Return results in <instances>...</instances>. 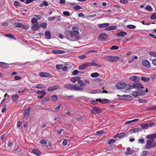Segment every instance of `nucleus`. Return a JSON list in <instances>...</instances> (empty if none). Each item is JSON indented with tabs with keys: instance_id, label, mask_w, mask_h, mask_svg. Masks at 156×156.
Returning a JSON list of instances; mask_svg holds the SVG:
<instances>
[{
	"instance_id": "1",
	"label": "nucleus",
	"mask_w": 156,
	"mask_h": 156,
	"mask_svg": "<svg viewBox=\"0 0 156 156\" xmlns=\"http://www.w3.org/2000/svg\"><path fill=\"white\" fill-rule=\"evenodd\" d=\"M72 30H66L65 31L66 37L71 41L77 40L79 37V33L78 29L76 27H73Z\"/></svg>"
},
{
	"instance_id": "2",
	"label": "nucleus",
	"mask_w": 156,
	"mask_h": 156,
	"mask_svg": "<svg viewBox=\"0 0 156 156\" xmlns=\"http://www.w3.org/2000/svg\"><path fill=\"white\" fill-rule=\"evenodd\" d=\"M64 87L71 90L81 91L83 90V88L81 87L77 86L71 84H66L64 85Z\"/></svg>"
},
{
	"instance_id": "3",
	"label": "nucleus",
	"mask_w": 156,
	"mask_h": 156,
	"mask_svg": "<svg viewBox=\"0 0 156 156\" xmlns=\"http://www.w3.org/2000/svg\"><path fill=\"white\" fill-rule=\"evenodd\" d=\"M109 23H103L102 24H100L98 26L99 28H102V27H105V30L106 31H109L115 30L117 29V27L115 26H111L109 27Z\"/></svg>"
},
{
	"instance_id": "4",
	"label": "nucleus",
	"mask_w": 156,
	"mask_h": 156,
	"mask_svg": "<svg viewBox=\"0 0 156 156\" xmlns=\"http://www.w3.org/2000/svg\"><path fill=\"white\" fill-rule=\"evenodd\" d=\"M156 146V141L153 139H148L146 142L145 148L150 149Z\"/></svg>"
},
{
	"instance_id": "5",
	"label": "nucleus",
	"mask_w": 156,
	"mask_h": 156,
	"mask_svg": "<svg viewBox=\"0 0 156 156\" xmlns=\"http://www.w3.org/2000/svg\"><path fill=\"white\" fill-rule=\"evenodd\" d=\"M120 59L119 57L115 56H105L103 58L105 60L110 62H116Z\"/></svg>"
},
{
	"instance_id": "6",
	"label": "nucleus",
	"mask_w": 156,
	"mask_h": 156,
	"mask_svg": "<svg viewBox=\"0 0 156 156\" xmlns=\"http://www.w3.org/2000/svg\"><path fill=\"white\" fill-rule=\"evenodd\" d=\"M127 86V84L124 83H119L116 85V88L119 89H122L125 88Z\"/></svg>"
},
{
	"instance_id": "7",
	"label": "nucleus",
	"mask_w": 156,
	"mask_h": 156,
	"mask_svg": "<svg viewBox=\"0 0 156 156\" xmlns=\"http://www.w3.org/2000/svg\"><path fill=\"white\" fill-rule=\"evenodd\" d=\"M144 87L143 85L140 82L136 83L133 85L132 87L130 88H133L135 89H140Z\"/></svg>"
},
{
	"instance_id": "8",
	"label": "nucleus",
	"mask_w": 156,
	"mask_h": 156,
	"mask_svg": "<svg viewBox=\"0 0 156 156\" xmlns=\"http://www.w3.org/2000/svg\"><path fill=\"white\" fill-rule=\"evenodd\" d=\"M31 110V108L30 107L27 108L23 112L24 118H26L29 116Z\"/></svg>"
},
{
	"instance_id": "9",
	"label": "nucleus",
	"mask_w": 156,
	"mask_h": 156,
	"mask_svg": "<svg viewBox=\"0 0 156 156\" xmlns=\"http://www.w3.org/2000/svg\"><path fill=\"white\" fill-rule=\"evenodd\" d=\"M101 111L102 110L101 108L97 107L93 108L92 110V112L94 114H99L101 112Z\"/></svg>"
},
{
	"instance_id": "10",
	"label": "nucleus",
	"mask_w": 156,
	"mask_h": 156,
	"mask_svg": "<svg viewBox=\"0 0 156 156\" xmlns=\"http://www.w3.org/2000/svg\"><path fill=\"white\" fill-rule=\"evenodd\" d=\"M119 98L120 99L126 100H131L133 99V98L131 96L128 95H122L119 97Z\"/></svg>"
},
{
	"instance_id": "11",
	"label": "nucleus",
	"mask_w": 156,
	"mask_h": 156,
	"mask_svg": "<svg viewBox=\"0 0 156 156\" xmlns=\"http://www.w3.org/2000/svg\"><path fill=\"white\" fill-rule=\"evenodd\" d=\"M116 35L118 37H124L127 35L128 34L126 32L121 31L120 32L117 33Z\"/></svg>"
},
{
	"instance_id": "12",
	"label": "nucleus",
	"mask_w": 156,
	"mask_h": 156,
	"mask_svg": "<svg viewBox=\"0 0 156 156\" xmlns=\"http://www.w3.org/2000/svg\"><path fill=\"white\" fill-rule=\"evenodd\" d=\"M59 88V86L58 85H55L53 86H51L48 88V91L51 92L56 90L58 89Z\"/></svg>"
},
{
	"instance_id": "13",
	"label": "nucleus",
	"mask_w": 156,
	"mask_h": 156,
	"mask_svg": "<svg viewBox=\"0 0 156 156\" xmlns=\"http://www.w3.org/2000/svg\"><path fill=\"white\" fill-rule=\"evenodd\" d=\"M142 63L144 66L147 68H149L151 67V64L147 60H143Z\"/></svg>"
},
{
	"instance_id": "14",
	"label": "nucleus",
	"mask_w": 156,
	"mask_h": 156,
	"mask_svg": "<svg viewBox=\"0 0 156 156\" xmlns=\"http://www.w3.org/2000/svg\"><path fill=\"white\" fill-rule=\"evenodd\" d=\"M40 75L41 76L44 77H50L51 75L50 74L44 72H41L40 73Z\"/></svg>"
},
{
	"instance_id": "15",
	"label": "nucleus",
	"mask_w": 156,
	"mask_h": 156,
	"mask_svg": "<svg viewBox=\"0 0 156 156\" xmlns=\"http://www.w3.org/2000/svg\"><path fill=\"white\" fill-rule=\"evenodd\" d=\"M107 38V35L105 33H102L100 34L98 36V38L101 40H104Z\"/></svg>"
},
{
	"instance_id": "16",
	"label": "nucleus",
	"mask_w": 156,
	"mask_h": 156,
	"mask_svg": "<svg viewBox=\"0 0 156 156\" xmlns=\"http://www.w3.org/2000/svg\"><path fill=\"white\" fill-rule=\"evenodd\" d=\"M88 66H89V62H87L80 66L79 67V69L80 70H83Z\"/></svg>"
},
{
	"instance_id": "17",
	"label": "nucleus",
	"mask_w": 156,
	"mask_h": 156,
	"mask_svg": "<svg viewBox=\"0 0 156 156\" xmlns=\"http://www.w3.org/2000/svg\"><path fill=\"white\" fill-rule=\"evenodd\" d=\"M127 150L128 152H126V155H129L132 154L134 152V150H132L130 147H128L127 148Z\"/></svg>"
},
{
	"instance_id": "18",
	"label": "nucleus",
	"mask_w": 156,
	"mask_h": 156,
	"mask_svg": "<svg viewBox=\"0 0 156 156\" xmlns=\"http://www.w3.org/2000/svg\"><path fill=\"white\" fill-rule=\"evenodd\" d=\"M140 77L139 76H132L130 77L129 79L130 80L133 81H136L140 79Z\"/></svg>"
},
{
	"instance_id": "19",
	"label": "nucleus",
	"mask_w": 156,
	"mask_h": 156,
	"mask_svg": "<svg viewBox=\"0 0 156 156\" xmlns=\"http://www.w3.org/2000/svg\"><path fill=\"white\" fill-rule=\"evenodd\" d=\"M146 138L149 139H154L156 138V133L147 135Z\"/></svg>"
},
{
	"instance_id": "20",
	"label": "nucleus",
	"mask_w": 156,
	"mask_h": 156,
	"mask_svg": "<svg viewBox=\"0 0 156 156\" xmlns=\"http://www.w3.org/2000/svg\"><path fill=\"white\" fill-rule=\"evenodd\" d=\"M130 132L132 133H134L141 131V129L140 128H134L131 129L130 130Z\"/></svg>"
},
{
	"instance_id": "21",
	"label": "nucleus",
	"mask_w": 156,
	"mask_h": 156,
	"mask_svg": "<svg viewBox=\"0 0 156 156\" xmlns=\"http://www.w3.org/2000/svg\"><path fill=\"white\" fill-rule=\"evenodd\" d=\"M33 25L32 28L33 30H36L38 29L40 27V25L38 23L33 24Z\"/></svg>"
},
{
	"instance_id": "22",
	"label": "nucleus",
	"mask_w": 156,
	"mask_h": 156,
	"mask_svg": "<svg viewBox=\"0 0 156 156\" xmlns=\"http://www.w3.org/2000/svg\"><path fill=\"white\" fill-rule=\"evenodd\" d=\"M19 98V96L17 94L13 95L12 97V99L14 102H17Z\"/></svg>"
},
{
	"instance_id": "23",
	"label": "nucleus",
	"mask_w": 156,
	"mask_h": 156,
	"mask_svg": "<svg viewBox=\"0 0 156 156\" xmlns=\"http://www.w3.org/2000/svg\"><path fill=\"white\" fill-rule=\"evenodd\" d=\"M80 77L75 76L72 77L70 79V80L73 83H75L76 81H78V80L80 79Z\"/></svg>"
},
{
	"instance_id": "24",
	"label": "nucleus",
	"mask_w": 156,
	"mask_h": 156,
	"mask_svg": "<svg viewBox=\"0 0 156 156\" xmlns=\"http://www.w3.org/2000/svg\"><path fill=\"white\" fill-rule=\"evenodd\" d=\"M32 152L33 153L37 156L40 155L41 154L40 151L37 149H33Z\"/></svg>"
},
{
	"instance_id": "25",
	"label": "nucleus",
	"mask_w": 156,
	"mask_h": 156,
	"mask_svg": "<svg viewBox=\"0 0 156 156\" xmlns=\"http://www.w3.org/2000/svg\"><path fill=\"white\" fill-rule=\"evenodd\" d=\"M127 136V133H122L118 134V137L119 138H123Z\"/></svg>"
},
{
	"instance_id": "26",
	"label": "nucleus",
	"mask_w": 156,
	"mask_h": 156,
	"mask_svg": "<svg viewBox=\"0 0 156 156\" xmlns=\"http://www.w3.org/2000/svg\"><path fill=\"white\" fill-rule=\"evenodd\" d=\"M52 52L54 54H61L64 53L65 51L63 50H53Z\"/></svg>"
},
{
	"instance_id": "27",
	"label": "nucleus",
	"mask_w": 156,
	"mask_h": 156,
	"mask_svg": "<svg viewBox=\"0 0 156 156\" xmlns=\"http://www.w3.org/2000/svg\"><path fill=\"white\" fill-rule=\"evenodd\" d=\"M45 36L47 39H50L51 37V33L49 31H47L45 33Z\"/></svg>"
},
{
	"instance_id": "28",
	"label": "nucleus",
	"mask_w": 156,
	"mask_h": 156,
	"mask_svg": "<svg viewBox=\"0 0 156 156\" xmlns=\"http://www.w3.org/2000/svg\"><path fill=\"white\" fill-rule=\"evenodd\" d=\"M0 67L3 68H6L8 67V65L6 63L0 62Z\"/></svg>"
},
{
	"instance_id": "29",
	"label": "nucleus",
	"mask_w": 156,
	"mask_h": 156,
	"mask_svg": "<svg viewBox=\"0 0 156 156\" xmlns=\"http://www.w3.org/2000/svg\"><path fill=\"white\" fill-rule=\"evenodd\" d=\"M146 110L147 111L156 110V105L147 107Z\"/></svg>"
},
{
	"instance_id": "30",
	"label": "nucleus",
	"mask_w": 156,
	"mask_h": 156,
	"mask_svg": "<svg viewBox=\"0 0 156 156\" xmlns=\"http://www.w3.org/2000/svg\"><path fill=\"white\" fill-rule=\"evenodd\" d=\"M138 120V119H135L127 121L125 123V124L127 125L131 123L132 122H136Z\"/></svg>"
},
{
	"instance_id": "31",
	"label": "nucleus",
	"mask_w": 156,
	"mask_h": 156,
	"mask_svg": "<svg viewBox=\"0 0 156 156\" xmlns=\"http://www.w3.org/2000/svg\"><path fill=\"white\" fill-rule=\"evenodd\" d=\"M51 99L52 101L55 102L57 101L58 98L57 96L54 95L51 97Z\"/></svg>"
},
{
	"instance_id": "32",
	"label": "nucleus",
	"mask_w": 156,
	"mask_h": 156,
	"mask_svg": "<svg viewBox=\"0 0 156 156\" xmlns=\"http://www.w3.org/2000/svg\"><path fill=\"white\" fill-rule=\"evenodd\" d=\"M78 82L80 85L81 86L80 87H81L83 88V89L84 87H83V86H85V83H84L83 81L80 80V79L78 80Z\"/></svg>"
},
{
	"instance_id": "33",
	"label": "nucleus",
	"mask_w": 156,
	"mask_h": 156,
	"mask_svg": "<svg viewBox=\"0 0 156 156\" xmlns=\"http://www.w3.org/2000/svg\"><path fill=\"white\" fill-rule=\"evenodd\" d=\"M138 96H141L144 95L145 94V91L144 90H138Z\"/></svg>"
},
{
	"instance_id": "34",
	"label": "nucleus",
	"mask_w": 156,
	"mask_h": 156,
	"mask_svg": "<svg viewBox=\"0 0 156 156\" xmlns=\"http://www.w3.org/2000/svg\"><path fill=\"white\" fill-rule=\"evenodd\" d=\"M35 87L38 89H41L43 88H46V87H43V85L42 84H39L36 85Z\"/></svg>"
},
{
	"instance_id": "35",
	"label": "nucleus",
	"mask_w": 156,
	"mask_h": 156,
	"mask_svg": "<svg viewBox=\"0 0 156 156\" xmlns=\"http://www.w3.org/2000/svg\"><path fill=\"white\" fill-rule=\"evenodd\" d=\"M31 22L33 24L37 23V20L35 18H33L31 20Z\"/></svg>"
},
{
	"instance_id": "36",
	"label": "nucleus",
	"mask_w": 156,
	"mask_h": 156,
	"mask_svg": "<svg viewBox=\"0 0 156 156\" xmlns=\"http://www.w3.org/2000/svg\"><path fill=\"white\" fill-rule=\"evenodd\" d=\"M126 27L127 28L130 29H135L136 28V26L131 24L127 25Z\"/></svg>"
},
{
	"instance_id": "37",
	"label": "nucleus",
	"mask_w": 156,
	"mask_h": 156,
	"mask_svg": "<svg viewBox=\"0 0 156 156\" xmlns=\"http://www.w3.org/2000/svg\"><path fill=\"white\" fill-rule=\"evenodd\" d=\"M140 126L143 129H146L149 126L148 124L146 123L142 124L140 125Z\"/></svg>"
},
{
	"instance_id": "38",
	"label": "nucleus",
	"mask_w": 156,
	"mask_h": 156,
	"mask_svg": "<svg viewBox=\"0 0 156 156\" xmlns=\"http://www.w3.org/2000/svg\"><path fill=\"white\" fill-rule=\"evenodd\" d=\"M145 9L149 11H151L152 10V8L150 5H147L145 8Z\"/></svg>"
},
{
	"instance_id": "39",
	"label": "nucleus",
	"mask_w": 156,
	"mask_h": 156,
	"mask_svg": "<svg viewBox=\"0 0 156 156\" xmlns=\"http://www.w3.org/2000/svg\"><path fill=\"white\" fill-rule=\"evenodd\" d=\"M99 75L98 73H94L91 74V76L92 77H96Z\"/></svg>"
},
{
	"instance_id": "40",
	"label": "nucleus",
	"mask_w": 156,
	"mask_h": 156,
	"mask_svg": "<svg viewBox=\"0 0 156 156\" xmlns=\"http://www.w3.org/2000/svg\"><path fill=\"white\" fill-rule=\"evenodd\" d=\"M141 79L144 82L148 81L150 80L149 78L146 77H141Z\"/></svg>"
},
{
	"instance_id": "41",
	"label": "nucleus",
	"mask_w": 156,
	"mask_h": 156,
	"mask_svg": "<svg viewBox=\"0 0 156 156\" xmlns=\"http://www.w3.org/2000/svg\"><path fill=\"white\" fill-rule=\"evenodd\" d=\"M5 36L6 37L10 38L11 39L14 38V36L11 34H6L5 35Z\"/></svg>"
},
{
	"instance_id": "42",
	"label": "nucleus",
	"mask_w": 156,
	"mask_h": 156,
	"mask_svg": "<svg viewBox=\"0 0 156 156\" xmlns=\"http://www.w3.org/2000/svg\"><path fill=\"white\" fill-rule=\"evenodd\" d=\"M80 73V72L79 71L77 70H74L72 72V75H73L74 76V75H76V74H77Z\"/></svg>"
},
{
	"instance_id": "43",
	"label": "nucleus",
	"mask_w": 156,
	"mask_h": 156,
	"mask_svg": "<svg viewBox=\"0 0 156 156\" xmlns=\"http://www.w3.org/2000/svg\"><path fill=\"white\" fill-rule=\"evenodd\" d=\"M138 90L133 91L132 93V95L133 96L136 97L138 96Z\"/></svg>"
},
{
	"instance_id": "44",
	"label": "nucleus",
	"mask_w": 156,
	"mask_h": 156,
	"mask_svg": "<svg viewBox=\"0 0 156 156\" xmlns=\"http://www.w3.org/2000/svg\"><path fill=\"white\" fill-rule=\"evenodd\" d=\"M148 154V152L146 151H143L142 152L140 156H147Z\"/></svg>"
},
{
	"instance_id": "45",
	"label": "nucleus",
	"mask_w": 156,
	"mask_h": 156,
	"mask_svg": "<svg viewBox=\"0 0 156 156\" xmlns=\"http://www.w3.org/2000/svg\"><path fill=\"white\" fill-rule=\"evenodd\" d=\"M90 103L92 104H96L98 103V100L97 99L94 100H91L90 101Z\"/></svg>"
},
{
	"instance_id": "46",
	"label": "nucleus",
	"mask_w": 156,
	"mask_h": 156,
	"mask_svg": "<svg viewBox=\"0 0 156 156\" xmlns=\"http://www.w3.org/2000/svg\"><path fill=\"white\" fill-rule=\"evenodd\" d=\"M149 55L151 56L156 57V53L153 51H151L149 53Z\"/></svg>"
},
{
	"instance_id": "47",
	"label": "nucleus",
	"mask_w": 156,
	"mask_h": 156,
	"mask_svg": "<svg viewBox=\"0 0 156 156\" xmlns=\"http://www.w3.org/2000/svg\"><path fill=\"white\" fill-rule=\"evenodd\" d=\"M41 26L44 28H45L47 26V23H42L41 24Z\"/></svg>"
},
{
	"instance_id": "48",
	"label": "nucleus",
	"mask_w": 156,
	"mask_h": 156,
	"mask_svg": "<svg viewBox=\"0 0 156 156\" xmlns=\"http://www.w3.org/2000/svg\"><path fill=\"white\" fill-rule=\"evenodd\" d=\"M115 140L113 139H111L109 140L108 144H111L115 143Z\"/></svg>"
},
{
	"instance_id": "49",
	"label": "nucleus",
	"mask_w": 156,
	"mask_h": 156,
	"mask_svg": "<svg viewBox=\"0 0 156 156\" xmlns=\"http://www.w3.org/2000/svg\"><path fill=\"white\" fill-rule=\"evenodd\" d=\"M137 58H138L137 56H134V57L133 58H131V59L128 62L131 63L133 61H134V60H136V59H137Z\"/></svg>"
},
{
	"instance_id": "50",
	"label": "nucleus",
	"mask_w": 156,
	"mask_h": 156,
	"mask_svg": "<svg viewBox=\"0 0 156 156\" xmlns=\"http://www.w3.org/2000/svg\"><path fill=\"white\" fill-rule=\"evenodd\" d=\"M89 66H98V65L95 63V62H88Z\"/></svg>"
},
{
	"instance_id": "51",
	"label": "nucleus",
	"mask_w": 156,
	"mask_h": 156,
	"mask_svg": "<svg viewBox=\"0 0 156 156\" xmlns=\"http://www.w3.org/2000/svg\"><path fill=\"white\" fill-rule=\"evenodd\" d=\"M37 93L38 94L41 95H42L43 94H44V95H45L46 94V93L44 90H42L41 91H37Z\"/></svg>"
},
{
	"instance_id": "52",
	"label": "nucleus",
	"mask_w": 156,
	"mask_h": 156,
	"mask_svg": "<svg viewBox=\"0 0 156 156\" xmlns=\"http://www.w3.org/2000/svg\"><path fill=\"white\" fill-rule=\"evenodd\" d=\"M110 100L107 99H103L101 101L102 104H105L109 102Z\"/></svg>"
},
{
	"instance_id": "53",
	"label": "nucleus",
	"mask_w": 156,
	"mask_h": 156,
	"mask_svg": "<svg viewBox=\"0 0 156 156\" xmlns=\"http://www.w3.org/2000/svg\"><path fill=\"white\" fill-rule=\"evenodd\" d=\"M63 14L64 15L67 16H68L70 15V13L68 11L63 12Z\"/></svg>"
},
{
	"instance_id": "54",
	"label": "nucleus",
	"mask_w": 156,
	"mask_h": 156,
	"mask_svg": "<svg viewBox=\"0 0 156 156\" xmlns=\"http://www.w3.org/2000/svg\"><path fill=\"white\" fill-rule=\"evenodd\" d=\"M56 16H53V17H48V19L49 21H53L56 18Z\"/></svg>"
},
{
	"instance_id": "55",
	"label": "nucleus",
	"mask_w": 156,
	"mask_h": 156,
	"mask_svg": "<svg viewBox=\"0 0 156 156\" xmlns=\"http://www.w3.org/2000/svg\"><path fill=\"white\" fill-rule=\"evenodd\" d=\"M108 93V91L105 90H104L103 91L98 90H97L96 92V93Z\"/></svg>"
},
{
	"instance_id": "56",
	"label": "nucleus",
	"mask_w": 156,
	"mask_h": 156,
	"mask_svg": "<svg viewBox=\"0 0 156 156\" xmlns=\"http://www.w3.org/2000/svg\"><path fill=\"white\" fill-rule=\"evenodd\" d=\"M103 133V131L102 130L96 132V133H95V135L97 136L101 134H102Z\"/></svg>"
},
{
	"instance_id": "57",
	"label": "nucleus",
	"mask_w": 156,
	"mask_h": 156,
	"mask_svg": "<svg viewBox=\"0 0 156 156\" xmlns=\"http://www.w3.org/2000/svg\"><path fill=\"white\" fill-rule=\"evenodd\" d=\"M151 19L152 20H155L156 19V13H154L150 17Z\"/></svg>"
},
{
	"instance_id": "58",
	"label": "nucleus",
	"mask_w": 156,
	"mask_h": 156,
	"mask_svg": "<svg viewBox=\"0 0 156 156\" xmlns=\"http://www.w3.org/2000/svg\"><path fill=\"white\" fill-rule=\"evenodd\" d=\"M42 101L44 103L48 102L49 101V98L46 97L43 99Z\"/></svg>"
},
{
	"instance_id": "59",
	"label": "nucleus",
	"mask_w": 156,
	"mask_h": 156,
	"mask_svg": "<svg viewBox=\"0 0 156 156\" xmlns=\"http://www.w3.org/2000/svg\"><path fill=\"white\" fill-rule=\"evenodd\" d=\"M119 48V47L116 45H113L112 46L111 49L112 50H117Z\"/></svg>"
},
{
	"instance_id": "60",
	"label": "nucleus",
	"mask_w": 156,
	"mask_h": 156,
	"mask_svg": "<svg viewBox=\"0 0 156 156\" xmlns=\"http://www.w3.org/2000/svg\"><path fill=\"white\" fill-rule=\"evenodd\" d=\"M40 143L41 144H46L47 143V142L45 140L42 139L40 141Z\"/></svg>"
},
{
	"instance_id": "61",
	"label": "nucleus",
	"mask_w": 156,
	"mask_h": 156,
	"mask_svg": "<svg viewBox=\"0 0 156 156\" xmlns=\"http://www.w3.org/2000/svg\"><path fill=\"white\" fill-rule=\"evenodd\" d=\"M138 101L140 103H144L146 102L147 101L145 99H139L138 100Z\"/></svg>"
},
{
	"instance_id": "62",
	"label": "nucleus",
	"mask_w": 156,
	"mask_h": 156,
	"mask_svg": "<svg viewBox=\"0 0 156 156\" xmlns=\"http://www.w3.org/2000/svg\"><path fill=\"white\" fill-rule=\"evenodd\" d=\"M62 66V65L61 64H58L56 66V68L57 69H61Z\"/></svg>"
},
{
	"instance_id": "63",
	"label": "nucleus",
	"mask_w": 156,
	"mask_h": 156,
	"mask_svg": "<svg viewBox=\"0 0 156 156\" xmlns=\"http://www.w3.org/2000/svg\"><path fill=\"white\" fill-rule=\"evenodd\" d=\"M119 2L121 3L125 4L128 2V1L127 0H120Z\"/></svg>"
},
{
	"instance_id": "64",
	"label": "nucleus",
	"mask_w": 156,
	"mask_h": 156,
	"mask_svg": "<svg viewBox=\"0 0 156 156\" xmlns=\"http://www.w3.org/2000/svg\"><path fill=\"white\" fill-rule=\"evenodd\" d=\"M15 79L16 80H19L21 79L20 76H16L14 77Z\"/></svg>"
}]
</instances>
